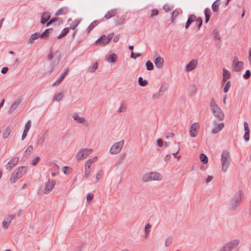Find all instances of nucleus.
<instances>
[{
  "label": "nucleus",
  "mask_w": 251,
  "mask_h": 251,
  "mask_svg": "<svg viewBox=\"0 0 251 251\" xmlns=\"http://www.w3.org/2000/svg\"><path fill=\"white\" fill-rule=\"evenodd\" d=\"M243 197V192L241 190L236 193L233 197L231 199V201L228 205V209L230 211L235 210L240 205L242 198Z\"/></svg>",
  "instance_id": "obj_1"
},
{
  "label": "nucleus",
  "mask_w": 251,
  "mask_h": 251,
  "mask_svg": "<svg viewBox=\"0 0 251 251\" xmlns=\"http://www.w3.org/2000/svg\"><path fill=\"white\" fill-rule=\"evenodd\" d=\"M27 172V167L21 166L16 169L12 173L10 178L11 183H15L17 179L22 177Z\"/></svg>",
  "instance_id": "obj_2"
},
{
  "label": "nucleus",
  "mask_w": 251,
  "mask_h": 251,
  "mask_svg": "<svg viewBox=\"0 0 251 251\" xmlns=\"http://www.w3.org/2000/svg\"><path fill=\"white\" fill-rule=\"evenodd\" d=\"M230 163V157L229 152L226 150L223 151L221 155V164L222 171L226 172Z\"/></svg>",
  "instance_id": "obj_3"
},
{
  "label": "nucleus",
  "mask_w": 251,
  "mask_h": 251,
  "mask_svg": "<svg viewBox=\"0 0 251 251\" xmlns=\"http://www.w3.org/2000/svg\"><path fill=\"white\" fill-rule=\"evenodd\" d=\"M240 243V240L235 239L227 242L223 246L219 251H232L235 249Z\"/></svg>",
  "instance_id": "obj_4"
},
{
  "label": "nucleus",
  "mask_w": 251,
  "mask_h": 251,
  "mask_svg": "<svg viewBox=\"0 0 251 251\" xmlns=\"http://www.w3.org/2000/svg\"><path fill=\"white\" fill-rule=\"evenodd\" d=\"M160 177L161 176L159 173L157 172H151L144 175L142 181L144 182H147L153 180H159L161 179Z\"/></svg>",
  "instance_id": "obj_5"
},
{
  "label": "nucleus",
  "mask_w": 251,
  "mask_h": 251,
  "mask_svg": "<svg viewBox=\"0 0 251 251\" xmlns=\"http://www.w3.org/2000/svg\"><path fill=\"white\" fill-rule=\"evenodd\" d=\"M124 144V140H122L120 142L115 143L111 147L109 150V152L112 154L118 153L121 151Z\"/></svg>",
  "instance_id": "obj_6"
},
{
  "label": "nucleus",
  "mask_w": 251,
  "mask_h": 251,
  "mask_svg": "<svg viewBox=\"0 0 251 251\" xmlns=\"http://www.w3.org/2000/svg\"><path fill=\"white\" fill-rule=\"evenodd\" d=\"M92 151L91 149H84L80 150L77 153L76 157L77 160H81L85 159Z\"/></svg>",
  "instance_id": "obj_7"
},
{
  "label": "nucleus",
  "mask_w": 251,
  "mask_h": 251,
  "mask_svg": "<svg viewBox=\"0 0 251 251\" xmlns=\"http://www.w3.org/2000/svg\"><path fill=\"white\" fill-rule=\"evenodd\" d=\"M97 157H94L93 159H89L87 161L85 165V177L87 178L90 174V168L93 162L96 160Z\"/></svg>",
  "instance_id": "obj_8"
},
{
  "label": "nucleus",
  "mask_w": 251,
  "mask_h": 251,
  "mask_svg": "<svg viewBox=\"0 0 251 251\" xmlns=\"http://www.w3.org/2000/svg\"><path fill=\"white\" fill-rule=\"evenodd\" d=\"M55 184V181L54 180H49L46 183L44 192L45 194H47L50 192Z\"/></svg>",
  "instance_id": "obj_9"
},
{
  "label": "nucleus",
  "mask_w": 251,
  "mask_h": 251,
  "mask_svg": "<svg viewBox=\"0 0 251 251\" xmlns=\"http://www.w3.org/2000/svg\"><path fill=\"white\" fill-rule=\"evenodd\" d=\"M212 113L214 115V116L217 118L219 120H223L224 118V114L221 108L219 107H217V109L215 108V110L214 109H211Z\"/></svg>",
  "instance_id": "obj_10"
},
{
  "label": "nucleus",
  "mask_w": 251,
  "mask_h": 251,
  "mask_svg": "<svg viewBox=\"0 0 251 251\" xmlns=\"http://www.w3.org/2000/svg\"><path fill=\"white\" fill-rule=\"evenodd\" d=\"M19 161L18 157H14L11 159L8 163L6 165L5 167L7 170H10L15 166Z\"/></svg>",
  "instance_id": "obj_11"
},
{
  "label": "nucleus",
  "mask_w": 251,
  "mask_h": 251,
  "mask_svg": "<svg viewBox=\"0 0 251 251\" xmlns=\"http://www.w3.org/2000/svg\"><path fill=\"white\" fill-rule=\"evenodd\" d=\"M198 124L197 123H194L191 126L189 130L191 137H195L197 136L198 132Z\"/></svg>",
  "instance_id": "obj_12"
},
{
  "label": "nucleus",
  "mask_w": 251,
  "mask_h": 251,
  "mask_svg": "<svg viewBox=\"0 0 251 251\" xmlns=\"http://www.w3.org/2000/svg\"><path fill=\"white\" fill-rule=\"evenodd\" d=\"M196 20V16L194 14H191L188 17L185 24V28L188 29L192 23Z\"/></svg>",
  "instance_id": "obj_13"
},
{
  "label": "nucleus",
  "mask_w": 251,
  "mask_h": 251,
  "mask_svg": "<svg viewBox=\"0 0 251 251\" xmlns=\"http://www.w3.org/2000/svg\"><path fill=\"white\" fill-rule=\"evenodd\" d=\"M243 66L244 64L242 61H240L239 62H237L232 64L233 69L235 72H240L243 68Z\"/></svg>",
  "instance_id": "obj_14"
},
{
  "label": "nucleus",
  "mask_w": 251,
  "mask_h": 251,
  "mask_svg": "<svg viewBox=\"0 0 251 251\" xmlns=\"http://www.w3.org/2000/svg\"><path fill=\"white\" fill-rule=\"evenodd\" d=\"M155 66L158 68H161L163 67L164 59L160 56H158L153 60Z\"/></svg>",
  "instance_id": "obj_15"
},
{
  "label": "nucleus",
  "mask_w": 251,
  "mask_h": 251,
  "mask_svg": "<svg viewBox=\"0 0 251 251\" xmlns=\"http://www.w3.org/2000/svg\"><path fill=\"white\" fill-rule=\"evenodd\" d=\"M197 64V61L196 60H191L186 66V70L188 72L191 71L195 69Z\"/></svg>",
  "instance_id": "obj_16"
},
{
  "label": "nucleus",
  "mask_w": 251,
  "mask_h": 251,
  "mask_svg": "<svg viewBox=\"0 0 251 251\" xmlns=\"http://www.w3.org/2000/svg\"><path fill=\"white\" fill-rule=\"evenodd\" d=\"M69 72V69H67L65 70V71L61 74V75L59 76V77L53 83V85H57L59 84L61 81L64 79V77L66 76L67 74Z\"/></svg>",
  "instance_id": "obj_17"
},
{
  "label": "nucleus",
  "mask_w": 251,
  "mask_h": 251,
  "mask_svg": "<svg viewBox=\"0 0 251 251\" xmlns=\"http://www.w3.org/2000/svg\"><path fill=\"white\" fill-rule=\"evenodd\" d=\"M50 13L48 12H45L43 13V14L41 16V19L40 23L42 25H44L50 20Z\"/></svg>",
  "instance_id": "obj_18"
},
{
  "label": "nucleus",
  "mask_w": 251,
  "mask_h": 251,
  "mask_svg": "<svg viewBox=\"0 0 251 251\" xmlns=\"http://www.w3.org/2000/svg\"><path fill=\"white\" fill-rule=\"evenodd\" d=\"M106 40V36L105 35H101L96 40V44H100V45L103 46L109 43V42H107Z\"/></svg>",
  "instance_id": "obj_19"
},
{
  "label": "nucleus",
  "mask_w": 251,
  "mask_h": 251,
  "mask_svg": "<svg viewBox=\"0 0 251 251\" xmlns=\"http://www.w3.org/2000/svg\"><path fill=\"white\" fill-rule=\"evenodd\" d=\"M117 13V9H112L108 11L104 15V18L106 19H109L114 16Z\"/></svg>",
  "instance_id": "obj_20"
},
{
  "label": "nucleus",
  "mask_w": 251,
  "mask_h": 251,
  "mask_svg": "<svg viewBox=\"0 0 251 251\" xmlns=\"http://www.w3.org/2000/svg\"><path fill=\"white\" fill-rule=\"evenodd\" d=\"M69 8L67 7H63L58 9L56 13V16H59L61 15H65L69 13Z\"/></svg>",
  "instance_id": "obj_21"
},
{
  "label": "nucleus",
  "mask_w": 251,
  "mask_h": 251,
  "mask_svg": "<svg viewBox=\"0 0 251 251\" xmlns=\"http://www.w3.org/2000/svg\"><path fill=\"white\" fill-rule=\"evenodd\" d=\"M126 16L122 15L121 17L117 16V19L115 20V23L116 25H122L125 23Z\"/></svg>",
  "instance_id": "obj_22"
},
{
  "label": "nucleus",
  "mask_w": 251,
  "mask_h": 251,
  "mask_svg": "<svg viewBox=\"0 0 251 251\" xmlns=\"http://www.w3.org/2000/svg\"><path fill=\"white\" fill-rule=\"evenodd\" d=\"M224 127L223 123H220L216 125L212 129V132L213 134H216L221 131Z\"/></svg>",
  "instance_id": "obj_23"
},
{
  "label": "nucleus",
  "mask_w": 251,
  "mask_h": 251,
  "mask_svg": "<svg viewBox=\"0 0 251 251\" xmlns=\"http://www.w3.org/2000/svg\"><path fill=\"white\" fill-rule=\"evenodd\" d=\"M20 103L21 100L20 99L17 100L10 106L9 112L10 113L14 112L18 107Z\"/></svg>",
  "instance_id": "obj_24"
},
{
  "label": "nucleus",
  "mask_w": 251,
  "mask_h": 251,
  "mask_svg": "<svg viewBox=\"0 0 251 251\" xmlns=\"http://www.w3.org/2000/svg\"><path fill=\"white\" fill-rule=\"evenodd\" d=\"M204 14L205 15V22L207 23L210 18L211 12L209 8H206L204 10Z\"/></svg>",
  "instance_id": "obj_25"
},
{
  "label": "nucleus",
  "mask_w": 251,
  "mask_h": 251,
  "mask_svg": "<svg viewBox=\"0 0 251 251\" xmlns=\"http://www.w3.org/2000/svg\"><path fill=\"white\" fill-rule=\"evenodd\" d=\"M53 31V29L51 28L46 29L42 33H41V38L43 39H48L49 37V35Z\"/></svg>",
  "instance_id": "obj_26"
},
{
  "label": "nucleus",
  "mask_w": 251,
  "mask_h": 251,
  "mask_svg": "<svg viewBox=\"0 0 251 251\" xmlns=\"http://www.w3.org/2000/svg\"><path fill=\"white\" fill-rule=\"evenodd\" d=\"M40 37H41V33L40 32H36L32 34L29 38L28 43L32 44L35 40L37 39Z\"/></svg>",
  "instance_id": "obj_27"
},
{
  "label": "nucleus",
  "mask_w": 251,
  "mask_h": 251,
  "mask_svg": "<svg viewBox=\"0 0 251 251\" xmlns=\"http://www.w3.org/2000/svg\"><path fill=\"white\" fill-rule=\"evenodd\" d=\"M220 0H216L212 4V9L214 12H217L219 11V7L220 5Z\"/></svg>",
  "instance_id": "obj_28"
},
{
  "label": "nucleus",
  "mask_w": 251,
  "mask_h": 251,
  "mask_svg": "<svg viewBox=\"0 0 251 251\" xmlns=\"http://www.w3.org/2000/svg\"><path fill=\"white\" fill-rule=\"evenodd\" d=\"M73 118L74 120L77 121V123L79 124H82L85 122V119L83 117H79L78 115L76 113H75L73 116Z\"/></svg>",
  "instance_id": "obj_29"
},
{
  "label": "nucleus",
  "mask_w": 251,
  "mask_h": 251,
  "mask_svg": "<svg viewBox=\"0 0 251 251\" xmlns=\"http://www.w3.org/2000/svg\"><path fill=\"white\" fill-rule=\"evenodd\" d=\"M100 22L99 20H95L93 21L92 23L90 24L89 26L87 28V33L88 34L90 32V31L96 26H97Z\"/></svg>",
  "instance_id": "obj_30"
},
{
  "label": "nucleus",
  "mask_w": 251,
  "mask_h": 251,
  "mask_svg": "<svg viewBox=\"0 0 251 251\" xmlns=\"http://www.w3.org/2000/svg\"><path fill=\"white\" fill-rule=\"evenodd\" d=\"M117 60V56L115 53L111 54L107 58V61L109 63H114Z\"/></svg>",
  "instance_id": "obj_31"
},
{
  "label": "nucleus",
  "mask_w": 251,
  "mask_h": 251,
  "mask_svg": "<svg viewBox=\"0 0 251 251\" xmlns=\"http://www.w3.org/2000/svg\"><path fill=\"white\" fill-rule=\"evenodd\" d=\"M70 28L69 27H65L62 30L61 33L58 36L57 38L58 39H61L63 37L65 36L69 31Z\"/></svg>",
  "instance_id": "obj_32"
},
{
  "label": "nucleus",
  "mask_w": 251,
  "mask_h": 251,
  "mask_svg": "<svg viewBox=\"0 0 251 251\" xmlns=\"http://www.w3.org/2000/svg\"><path fill=\"white\" fill-rule=\"evenodd\" d=\"M196 25L198 27V29L200 30L201 27V25H202V19L199 17L198 18L196 17Z\"/></svg>",
  "instance_id": "obj_33"
},
{
  "label": "nucleus",
  "mask_w": 251,
  "mask_h": 251,
  "mask_svg": "<svg viewBox=\"0 0 251 251\" xmlns=\"http://www.w3.org/2000/svg\"><path fill=\"white\" fill-rule=\"evenodd\" d=\"M200 158L201 161L203 164H206L208 161V158L207 156L204 153H201L200 154Z\"/></svg>",
  "instance_id": "obj_34"
},
{
  "label": "nucleus",
  "mask_w": 251,
  "mask_h": 251,
  "mask_svg": "<svg viewBox=\"0 0 251 251\" xmlns=\"http://www.w3.org/2000/svg\"><path fill=\"white\" fill-rule=\"evenodd\" d=\"M63 97V95L62 93H60L58 94L55 95L53 97V101H59Z\"/></svg>",
  "instance_id": "obj_35"
},
{
  "label": "nucleus",
  "mask_w": 251,
  "mask_h": 251,
  "mask_svg": "<svg viewBox=\"0 0 251 251\" xmlns=\"http://www.w3.org/2000/svg\"><path fill=\"white\" fill-rule=\"evenodd\" d=\"M11 129L9 126H8L3 131L2 136L3 138L6 139L8 138L10 134Z\"/></svg>",
  "instance_id": "obj_36"
},
{
  "label": "nucleus",
  "mask_w": 251,
  "mask_h": 251,
  "mask_svg": "<svg viewBox=\"0 0 251 251\" xmlns=\"http://www.w3.org/2000/svg\"><path fill=\"white\" fill-rule=\"evenodd\" d=\"M146 66L147 70L148 71H151L154 68L153 63L150 60H148L146 62Z\"/></svg>",
  "instance_id": "obj_37"
},
{
  "label": "nucleus",
  "mask_w": 251,
  "mask_h": 251,
  "mask_svg": "<svg viewBox=\"0 0 251 251\" xmlns=\"http://www.w3.org/2000/svg\"><path fill=\"white\" fill-rule=\"evenodd\" d=\"M223 77H225V78H226L227 79H229L230 78L231 74L228 71L226 70L225 68H223Z\"/></svg>",
  "instance_id": "obj_38"
},
{
  "label": "nucleus",
  "mask_w": 251,
  "mask_h": 251,
  "mask_svg": "<svg viewBox=\"0 0 251 251\" xmlns=\"http://www.w3.org/2000/svg\"><path fill=\"white\" fill-rule=\"evenodd\" d=\"M180 14L179 9H176L172 13V22H173L175 19Z\"/></svg>",
  "instance_id": "obj_39"
},
{
  "label": "nucleus",
  "mask_w": 251,
  "mask_h": 251,
  "mask_svg": "<svg viewBox=\"0 0 251 251\" xmlns=\"http://www.w3.org/2000/svg\"><path fill=\"white\" fill-rule=\"evenodd\" d=\"M138 83L141 86H145L148 84V81L147 80H143L142 77H139L138 79Z\"/></svg>",
  "instance_id": "obj_40"
},
{
  "label": "nucleus",
  "mask_w": 251,
  "mask_h": 251,
  "mask_svg": "<svg viewBox=\"0 0 251 251\" xmlns=\"http://www.w3.org/2000/svg\"><path fill=\"white\" fill-rule=\"evenodd\" d=\"M79 24V21H77V20H75L70 25V29H72L73 30H75V28L77 27V26Z\"/></svg>",
  "instance_id": "obj_41"
},
{
  "label": "nucleus",
  "mask_w": 251,
  "mask_h": 251,
  "mask_svg": "<svg viewBox=\"0 0 251 251\" xmlns=\"http://www.w3.org/2000/svg\"><path fill=\"white\" fill-rule=\"evenodd\" d=\"M98 63L96 62L89 67V71L91 72H95L98 69Z\"/></svg>",
  "instance_id": "obj_42"
},
{
  "label": "nucleus",
  "mask_w": 251,
  "mask_h": 251,
  "mask_svg": "<svg viewBox=\"0 0 251 251\" xmlns=\"http://www.w3.org/2000/svg\"><path fill=\"white\" fill-rule=\"evenodd\" d=\"M126 106L124 101H122L121 104V106L118 109V111L119 113L122 112L123 111H126Z\"/></svg>",
  "instance_id": "obj_43"
},
{
  "label": "nucleus",
  "mask_w": 251,
  "mask_h": 251,
  "mask_svg": "<svg viewBox=\"0 0 251 251\" xmlns=\"http://www.w3.org/2000/svg\"><path fill=\"white\" fill-rule=\"evenodd\" d=\"M168 87L167 85L162 84L161 85L159 92L160 94H162V95L168 89Z\"/></svg>",
  "instance_id": "obj_44"
},
{
  "label": "nucleus",
  "mask_w": 251,
  "mask_h": 251,
  "mask_svg": "<svg viewBox=\"0 0 251 251\" xmlns=\"http://www.w3.org/2000/svg\"><path fill=\"white\" fill-rule=\"evenodd\" d=\"M213 34L215 40H220L221 39V37L218 30L216 29L214 30L213 31Z\"/></svg>",
  "instance_id": "obj_45"
},
{
  "label": "nucleus",
  "mask_w": 251,
  "mask_h": 251,
  "mask_svg": "<svg viewBox=\"0 0 251 251\" xmlns=\"http://www.w3.org/2000/svg\"><path fill=\"white\" fill-rule=\"evenodd\" d=\"M163 8L166 12H167L172 10L174 8V6L168 4H165L164 5Z\"/></svg>",
  "instance_id": "obj_46"
},
{
  "label": "nucleus",
  "mask_w": 251,
  "mask_h": 251,
  "mask_svg": "<svg viewBox=\"0 0 251 251\" xmlns=\"http://www.w3.org/2000/svg\"><path fill=\"white\" fill-rule=\"evenodd\" d=\"M33 148L32 145L28 146L26 150L25 151V154L26 153V156L29 155L33 151Z\"/></svg>",
  "instance_id": "obj_47"
},
{
  "label": "nucleus",
  "mask_w": 251,
  "mask_h": 251,
  "mask_svg": "<svg viewBox=\"0 0 251 251\" xmlns=\"http://www.w3.org/2000/svg\"><path fill=\"white\" fill-rule=\"evenodd\" d=\"M210 105V107H211V110L212 109H214V110H215V108H216L217 109V107H219L217 105V104L216 103V102L214 99H212L211 100Z\"/></svg>",
  "instance_id": "obj_48"
},
{
  "label": "nucleus",
  "mask_w": 251,
  "mask_h": 251,
  "mask_svg": "<svg viewBox=\"0 0 251 251\" xmlns=\"http://www.w3.org/2000/svg\"><path fill=\"white\" fill-rule=\"evenodd\" d=\"M31 121L30 120H28V121H27V122L26 123V124L25 126L24 130L28 132V131L31 127Z\"/></svg>",
  "instance_id": "obj_49"
},
{
  "label": "nucleus",
  "mask_w": 251,
  "mask_h": 251,
  "mask_svg": "<svg viewBox=\"0 0 251 251\" xmlns=\"http://www.w3.org/2000/svg\"><path fill=\"white\" fill-rule=\"evenodd\" d=\"M102 175H103V172L101 170H99L97 174H96V178L97 180V181H99L100 179L101 178V177L102 176Z\"/></svg>",
  "instance_id": "obj_50"
},
{
  "label": "nucleus",
  "mask_w": 251,
  "mask_h": 251,
  "mask_svg": "<svg viewBox=\"0 0 251 251\" xmlns=\"http://www.w3.org/2000/svg\"><path fill=\"white\" fill-rule=\"evenodd\" d=\"M230 87V81H228L226 83V85L224 88V92L225 93H227Z\"/></svg>",
  "instance_id": "obj_51"
},
{
  "label": "nucleus",
  "mask_w": 251,
  "mask_h": 251,
  "mask_svg": "<svg viewBox=\"0 0 251 251\" xmlns=\"http://www.w3.org/2000/svg\"><path fill=\"white\" fill-rule=\"evenodd\" d=\"M14 218H15L14 215H9L5 217V221L8 222L9 224H10L12 220H13Z\"/></svg>",
  "instance_id": "obj_52"
},
{
  "label": "nucleus",
  "mask_w": 251,
  "mask_h": 251,
  "mask_svg": "<svg viewBox=\"0 0 251 251\" xmlns=\"http://www.w3.org/2000/svg\"><path fill=\"white\" fill-rule=\"evenodd\" d=\"M251 75V72L250 70H248L246 71L245 73L243 75V77L244 78V79H247L250 77Z\"/></svg>",
  "instance_id": "obj_53"
},
{
  "label": "nucleus",
  "mask_w": 251,
  "mask_h": 251,
  "mask_svg": "<svg viewBox=\"0 0 251 251\" xmlns=\"http://www.w3.org/2000/svg\"><path fill=\"white\" fill-rule=\"evenodd\" d=\"M151 227V225L148 223L145 226V232L146 235H147L150 231V228Z\"/></svg>",
  "instance_id": "obj_54"
},
{
  "label": "nucleus",
  "mask_w": 251,
  "mask_h": 251,
  "mask_svg": "<svg viewBox=\"0 0 251 251\" xmlns=\"http://www.w3.org/2000/svg\"><path fill=\"white\" fill-rule=\"evenodd\" d=\"M40 158L39 156L34 158L32 161V165L34 166L37 165L40 160Z\"/></svg>",
  "instance_id": "obj_55"
},
{
  "label": "nucleus",
  "mask_w": 251,
  "mask_h": 251,
  "mask_svg": "<svg viewBox=\"0 0 251 251\" xmlns=\"http://www.w3.org/2000/svg\"><path fill=\"white\" fill-rule=\"evenodd\" d=\"M172 238L171 237H168L166 240L165 242V246L168 247L172 243Z\"/></svg>",
  "instance_id": "obj_56"
},
{
  "label": "nucleus",
  "mask_w": 251,
  "mask_h": 251,
  "mask_svg": "<svg viewBox=\"0 0 251 251\" xmlns=\"http://www.w3.org/2000/svg\"><path fill=\"white\" fill-rule=\"evenodd\" d=\"M244 126L245 132V133H250V129H249V126H248L247 122H245L244 123Z\"/></svg>",
  "instance_id": "obj_57"
},
{
  "label": "nucleus",
  "mask_w": 251,
  "mask_h": 251,
  "mask_svg": "<svg viewBox=\"0 0 251 251\" xmlns=\"http://www.w3.org/2000/svg\"><path fill=\"white\" fill-rule=\"evenodd\" d=\"M158 10L157 9H153L151 11V17H153L154 16L157 15L158 14Z\"/></svg>",
  "instance_id": "obj_58"
},
{
  "label": "nucleus",
  "mask_w": 251,
  "mask_h": 251,
  "mask_svg": "<svg viewBox=\"0 0 251 251\" xmlns=\"http://www.w3.org/2000/svg\"><path fill=\"white\" fill-rule=\"evenodd\" d=\"M10 224L8 222L4 220L2 222V226L4 228L7 229L8 228Z\"/></svg>",
  "instance_id": "obj_59"
},
{
  "label": "nucleus",
  "mask_w": 251,
  "mask_h": 251,
  "mask_svg": "<svg viewBox=\"0 0 251 251\" xmlns=\"http://www.w3.org/2000/svg\"><path fill=\"white\" fill-rule=\"evenodd\" d=\"M113 35H114V33L113 32H112V33H109L107 36H106V38H107V40L106 41L107 42H110V41L112 39L113 37Z\"/></svg>",
  "instance_id": "obj_60"
},
{
  "label": "nucleus",
  "mask_w": 251,
  "mask_h": 251,
  "mask_svg": "<svg viewBox=\"0 0 251 251\" xmlns=\"http://www.w3.org/2000/svg\"><path fill=\"white\" fill-rule=\"evenodd\" d=\"M56 21L62 22V20L60 18H57V17L53 18L50 20V23H53Z\"/></svg>",
  "instance_id": "obj_61"
},
{
  "label": "nucleus",
  "mask_w": 251,
  "mask_h": 251,
  "mask_svg": "<svg viewBox=\"0 0 251 251\" xmlns=\"http://www.w3.org/2000/svg\"><path fill=\"white\" fill-rule=\"evenodd\" d=\"M45 137L44 136V135H42L40 137V138L39 139V140L38 141V143L40 144H42L45 141Z\"/></svg>",
  "instance_id": "obj_62"
},
{
  "label": "nucleus",
  "mask_w": 251,
  "mask_h": 251,
  "mask_svg": "<svg viewBox=\"0 0 251 251\" xmlns=\"http://www.w3.org/2000/svg\"><path fill=\"white\" fill-rule=\"evenodd\" d=\"M244 139L246 141H248L250 139V133H245L244 135Z\"/></svg>",
  "instance_id": "obj_63"
},
{
  "label": "nucleus",
  "mask_w": 251,
  "mask_h": 251,
  "mask_svg": "<svg viewBox=\"0 0 251 251\" xmlns=\"http://www.w3.org/2000/svg\"><path fill=\"white\" fill-rule=\"evenodd\" d=\"M94 197V195L93 194L90 193L87 195V200L88 201H91Z\"/></svg>",
  "instance_id": "obj_64"
}]
</instances>
